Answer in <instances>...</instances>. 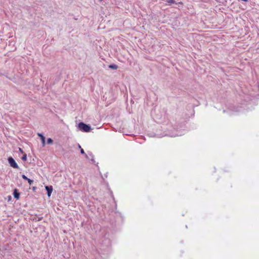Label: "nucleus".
<instances>
[{
    "label": "nucleus",
    "instance_id": "14",
    "mask_svg": "<svg viewBox=\"0 0 259 259\" xmlns=\"http://www.w3.org/2000/svg\"><path fill=\"white\" fill-rule=\"evenodd\" d=\"M102 0H100V1H102Z\"/></svg>",
    "mask_w": 259,
    "mask_h": 259
},
{
    "label": "nucleus",
    "instance_id": "7",
    "mask_svg": "<svg viewBox=\"0 0 259 259\" xmlns=\"http://www.w3.org/2000/svg\"><path fill=\"white\" fill-rule=\"evenodd\" d=\"M109 67L112 68V69H117L118 66H117L116 64H110Z\"/></svg>",
    "mask_w": 259,
    "mask_h": 259
},
{
    "label": "nucleus",
    "instance_id": "10",
    "mask_svg": "<svg viewBox=\"0 0 259 259\" xmlns=\"http://www.w3.org/2000/svg\"><path fill=\"white\" fill-rule=\"evenodd\" d=\"M22 159L23 160H27V154H23V156H22Z\"/></svg>",
    "mask_w": 259,
    "mask_h": 259
},
{
    "label": "nucleus",
    "instance_id": "3",
    "mask_svg": "<svg viewBox=\"0 0 259 259\" xmlns=\"http://www.w3.org/2000/svg\"><path fill=\"white\" fill-rule=\"evenodd\" d=\"M46 189L47 191L48 196H50L53 189L52 186H46Z\"/></svg>",
    "mask_w": 259,
    "mask_h": 259
},
{
    "label": "nucleus",
    "instance_id": "1",
    "mask_svg": "<svg viewBox=\"0 0 259 259\" xmlns=\"http://www.w3.org/2000/svg\"><path fill=\"white\" fill-rule=\"evenodd\" d=\"M78 127L80 131L83 132H89L91 130V126L87 125V124L84 123V122H81L78 124Z\"/></svg>",
    "mask_w": 259,
    "mask_h": 259
},
{
    "label": "nucleus",
    "instance_id": "2",
    "mask_svg": "<svg viewBox=\"0 0 259 259\" xmlns=\"http://www.w3.org/2000/svg\"><path fill=\"white\" fill-rule=\"evenodd\" d=\"M9 163L12 166L13 168H18L19 166L17 163H16L15 161H14L13 158L9 157L8 158Z\"/></svg>",
    "mask_w": 259,
    "mask_h": 259
},
{
    "label": "nucleus",
    "instance_id": "9",
    "mask_svg": "<svg viewBox=\"0 0 259 259\" xmlns=\"http://www.w3.org/2000/svg\"><path fill=\"white\" fill-rule=\"evenodd\" d=\"M79 148L80 149V153H82V154H85V153L83 149H82L81 146L78 145Z\"/></svg>",
    "mask_w": 259,
    "mask_h": 259
},
{
    "label": "nucleus",
    "instance_id": "6",
    "mask_svg": "<svg viewBox=\"0 0 259 259\" xmlns=\"http://www.w3.org/2000/svg\"><path fill=\"white\" fill-rule=\"evenodd\" d=\"M22 177L23 178V179H24L25 180L27 181L30 185H31V184H32V183L33 182V180H30V179L28 178V177H27L26 176V175H22Z\"/></svg>",
    "mask_w": 259,
    "mask_h": 259
},
{
    "label": "nucleus",
    "instance_id": "5",
    "mask_svg": "<svg viewBox=\"0 0 259 259\" xmlns=\"http://www.w3.org/2000/svg\"><path fill=\"white\" fill-rule=\"evenodd\" d=\"M38 136L40 137L41 141L42 142V145L43 146H45V138L44 136L41 134H38Z\"/></svg>",
    "mask_w": 259,
    "mask_h": 259
},
{
    "label": "nucleus",
    "instance_id": "12",
    "mask_svg": "<svg viewBox=\"0 0 259 259\" xmlns=\"http://www.w3.org/2000/svg\"><path fill=\"white\" fill-rule=\"evenodd\" d=\"M19 150L20 152V153H24L23 150H22V149H21V148H19Z\"/></svg>",
    "mask_w": 259,
    "mask_h": 259
},
{
    "label": "nucleus",
    "instance_id": "13",
    "mask_svg": "<svg viewBox=\"0 0 259 259\" xmlns=\"http://www.w3.org/2000/svg\"><path fill=\"white\" fill-rule=\"evenodd\" d=\"M243 1L247 2V0H242Z\"/></svg>",
    "mask_w": 259,
    "mask_h": 259
},
{
    "label": "nucleus",
    "instance_id": "11",
    "mask_svg": "<svg viewBox=\"0 0 259 259\" xmlns=\"http://www.w3.org/2000/svg\"><path fill=\"white\" fill-rule=\"evenodd\" d=\"M169 4H172V3H175V0H166Z\"/></svg>",
    "mask_w": 259,
    "mask_h": 259
},
{
    "label": "nucleus",
    "instance_id": "8",
    "mask_svg": "<svg viewBox=\"0 0 259 259\" xmlns=\"http://www.w3.org/2000/svg\"><path fill=\"white\" fill-rule=\"evenodd\" d=\"M47 143L48 144H51V143H53V141L52 139H51V138H49L47 139Z\"/></svg>",
    "mask_w": 259,
    "mask_h": 259
},
{
    "label": "nucleus",
    "instance_id": "4",
    "mask_svg": "<svg viewBox=\"0 0 259 259\" xmlns=\"http://www.w3.org/2000/svg\"><path fill=\"white\" fill-rule=\"evenodd\" d=\"M13 195H14V197L15 198H16V199H19L20 198V193L19 192H18V190H17V189H15L14 191V192H13Z\"/></svg>",
    "mask_w": 259,
    "mask_h": 259
}]
</instances>
